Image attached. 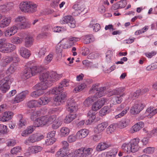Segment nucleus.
Listing matches in <instances>:
<instances>
[{"label": "nucleus", "instance_id": "nucleus-1", "mask_svg": "<svg viewBox=\"0 0 157 157\" xmlns=\"http://www.w3.org/2000/svg\"><path fill=\"white\" fill-rule=\"evenodd\" d=\"M57 119L55 115H52L49 117L44 116L37 118L34 122V126L35 127L42 126L45 124L53 123Z\"/></svg>", "mask_w": 157, "mask_h": 157}, {"label": "nucleus", "instance_id": "nucleus-2", "mask_svg": "<svg viewBox=\"0 0 157 157\" xmlns=\"http://www.w3.org/2000/svg\"><path fill=\"white\" fill-rule=\"evenodd\" d=\"M92 149L91 148H81L76 150L74 152H71L65 157H90Z\"/></svg>", "mask_w": 157, "mask_h": 157}, {"label": "nucleus", "instance_id": "nucleus-3", "mask_svg": "<svg viewBox=\"0 0 157 157\" xmlns=\"http://www.w3.org/2000/svg\"><path fill=\"white\" fill-rule=\"evenodd\" d=\"M19 8L23 12L32 13L36 10V5L31 2H25L20 3Z\"/></svg>", "mask_w": 157, "mask_h": 157}, {"label": "nucleus", "instance_id": "nucleus-4", "mask_svg": "<svg viewBox=\"0 0 157 157\" xmlns=\"http://www.w3.org/2000/svg\"><path fill=\"white\" fill-rule=\"evenodd\" d=\"M6 73L7 76L0 81V90L3 93H6L10 88L9 83L10 77L9 69L6 71Z\"/></svg>", "mask_w": 157, "mask_h": 157}, {"label": "nucleus", "instance_id": "nucleus-5", "mask_svg": "<svg viewBox=\"0 0 157 157\" xmlns=\"http://www.w3.org/2000/svg\"><path fill=\"white\" fill-rule=\"evenodd\" d=\"M96 102L92 106V109L90 110L88 113L87 116L88 118V121L86 122V124H91L95 118L96 111L99 109L98 105Z\"/></svg>", "mask_w": 157, "mask_h": 157}, {"label": "nucleus", "instance_id": "nucleus-6", "mask_svg": "<svg viewBox=\"0 0 157 157\" xmlns=\"http://www.w3.org/2000/svg\"><path fill=\"white\" fill-rule=\"evenodd\" d=\"M144 106V104L139 101H136L130 109V113L132 114L138 113L143 109Z\"/></svg>", "mask_w": 157, "mask_h": 157}, {"label": "nucleus", "instance_id": "nucleus-7", "mask_svg": "<svg viewBox=\"0 0 157 157\" xmlns=\"http://www.w3.org/2000/svg\"><path fill=\"white\" fill-rule=\"evenodd\" d=\"M19 61V58L16 53L13 52L10 54V73H13L15 71L16 63Z\"/></svg>", "mask_w": 157, "mask_h": 157}, {"label": "nucleus", "instance_id": "nucleus-8", "mask_svg": "<svg viewBox=\"0 0 157 157\" xmlns=\"http://www.w3.org/2000/svg\"><path fill=\"white\" fill-rule=\"evenodd\" d=\"M44 137L42 135H39L37 134H33L29 136L25 141L24 143L26 145H29L30 143H33L40 141L43 139Z\"/></svg>", "mask_w": 157, "mask_h": 157}, {"label": "nucleus", "instance_id": "nucleus-9", "mask_svg": "<svg viewBox=\"0 0 157 157\" xmlns=\"http://www.w3.org/2000/svg\"><path fill=\"white\" fill-rule=\"evenodd\" d=\"M67 103V109L70 113L75 112L78 110V106L72 99H68Z\"/></svg>", "mask_w": 157, "mask_h": 157}, {"label": "nucleus", "instance_id": "nucleus-10", "mask_svg": "<svg viewBox=\"0 0 157 157\" xmlns=\"http://www.w3.org/2000/svg\"><path fill=\"white\" fill-rule=\"evenodd\" d=\"M62 23L67 24L72 28H74L76 26L75 21L71 16H67L64 17L62 19Z\"/></svg>", "mask_w": 157, "mask_h": 157}, {"label": "nucleus", "instance_id": "nucleus-11", "mask_svg": "<svg viewBox=\"0 0 157 157\" xmlns=\"http://www.w3.org/2000/svg\"><path fill=\"white\" fill-rule=\"evenodd\" d=\"M40 84H36L33 87L34 89L36 90V91L32 92L30 94L31 97L33 98H36L40 96L44 93L43 90L40 86Z\"/></svg>", "mask_w": 157, "mask_h": 157}, {"label": "nucleus", "instance_id": "nucleus-12", "mask_svg": "<svg viewBox=\"0 0 157 157\" xmlns=\"http://www.w3.org/2000/svg\"><path fill=\"white\" fill-rule=\"evenodd\" d=\"M73 8L75 10V11L72 13V15L75 16L78 15L85 9L84 5L82 2L75 4Z\"/></svg>", "mask_w": 157, "mask_h": 157}, {"label": "nucleus", "instance_id": "nucleus-13", "mask_svg": "<svg viewBox=\"0 0 157 157\" xmlns=\"http://www.w3.org/2000/svg\"><path fill=\"white\" fill-rule=\"evenodd\" d=\"M28 94V91H25L18 94L14 99L10 101L13 103H18L22 101L25 98L26 96Z\"/></svg>", "mask_w": 157, "mask_h": 157}, {"label": "nucleus", "instance_id": "nucleus-14", "mask_svg": "<svg viewBox=\"0 0 157 157\" xmlns=\"http://www.w3.org/2000/svg\"><path fill=\"white\" fill-rule=\"evenodd\" d=\"M140 139L138 138H136L131 140L129 142L132 148V152H135L137 151L140 147L138 144Z\"/></svg>", "mask_w": 157, "mask_h": 157}, {"label": "nucleus", "instance_id": "nucleus-15", "mask_svg": "<svg viewBox=\"0 0 157 157\" xmlns=\"http://www.w3.org/2000/svg\"><path fill=\"white\" fill-rule=\"evenodd\" d=\"M32 74L31 72V70L30 68L27 67L25 69L21 75V78L23 80H25L31 77Z\"/></svg>", "mask_w": 157, "mask_h": 157}, {"label": "nucleus", "instance_id": "nucleus-16", "mask_svg": "<svg viewBox=\"0 0 157 157\" xmlns=\"http://www.w3.org/2000/svg\"><path fill=\"white\" fill-rule=\"evenodd\" d=\"M66 95L64 93L57 96L54 99V102L56 105H59L64 102L65 100Z\"/></svg>", "mask_w": 157, "mask_h": 157}, {"label": "nucleus", "instance_id": "nucleus-17", "mask_svg": "<svg viewBox=\"0 0 157 157\" xmlns=\"http://www.w3.org/2000/svg\"><path fill=\"white\" fill-rule=\"evenodd\" d=\"M111 144L108 142H101L99 143L96 147V150L98 151L104 150L110 147Z\"/></svg>", "mask_w": 157, "mask_h": 157}, {"label": "nucleus", "instance_id": "nucleus-18", "mask_svg": "<svg viewBox=\"0 0 157 157\" xmlns=\"http://www.w3.org/2000/svg\"><path fill=\"white\" fill-rule=\"evenodd\" d=\"M106 89L105 87H99L97 89V92L94 94V97L98 98L103 96L106 93Z\"/></svg>", "mask_w": 157, "mask_h": 157}, {"label": "nucleus", "instance_id": "nucleus-19", "mask_svg": "<svg viewBox=\"0 0 157 157\" xmlns=\"http://www.w3.org/2000/svg\"><path fill=\"white\" fill-rule=\"evenodd\" d=\"M111 101L114 104H120L123 100L122 97L125 95L124 94H123L120 95H114Z\"/></svg>", "mask_w": 157, "mask_h": 157}, {"label": "nucleus", "instance_id": "nucleus-20", "mask_svg": "<svg viewBox=\"0 0 157 157\" xmlns=\"http://www.w3.org/2000/svg\"><path fill=\"white\" fill-rule=\"evenodd\" d=\"M53 82L50 79L47 80L46 82H40L38 84H40V86L42 90H44L47 89L48 87L51 86Z\"/></svg>", "mask_w": 157, "mask_h": 157}, {"label": "nucleus", "instance_id": "nucleus-21", "mask_svg": "<svg viewBox=\"0 0 157 157\" xmlns=\"http://www.w3.org/2000/svg\"><path fill=\"white\" fill-rule=\"evenodd\" d=\"M39 106L48 104L50 101V98L46 96H42L37 100Z\"/></svg>", "mask_w": 157, "mask_h": 157}, {"label": "nucleus", "instance_id": "nucleus-22", "mask_svg": "<svg viewBox=\"0 0 157 157\" xmlns=\"http://www.w3.org/2000/svg\"><path fill=\"white\" fill-rule=\"evenodd\" d=\"M89 133L88 131L86 129H82L78 131L76 134V136L78 139H81L86 137Z\"/></svg>", "mask_w": 157, "mask_h": 157}, {"label": "nucleus", "instance_id": "nucleus-23", "mask_svg": "<svg viewBox=\"0 0 157 157\" xmlns=\"http://www.w3.org/2000/svg\"><path fill=\"white\" fill-rule=\"evenodd\" d=\"M131 145L129 143H124L121 146V148L124 151L125 153H130L132 152V148Z\"/></svg>", "mask_w": 157, "mask_h": 157}, {"label": "nucleus", "instance_id": "nucleus-24", "mask_svg": "<svg viewBox=\"0 0 157 157\" xmlns=\"http://www.w3.org/2000/svg\"><path fill=\"white\" fill-rule=\"evenodd\" d=\"M108 123L107 122H104L99 124L97 126V128L95 130L97 133H100L102 132L107 126Z\"/></svg>", "mask_w": 157, "mask_h": 157}, {"label": "nucleus", "instance_id": "nucleus-25", "mask_svg": "<svg viewBox=\"0 0 157 157\" xmlns=\"http://www.w3.org/2000/svg\"><path fill=\"white\" fill-rule=\"evenodd\" d=\"M20 54L22 57L25 58L29 57L30 55L29 51L24 47L20 48Z\"/></svg>", "mask_w": 157, "mask_h": 157}, {"label": "nucleus", "instance_id": "nucleus-26", "mask_svg": "<svg viewBox=\"0 0 157 157\" xmlns=\"http://www.w3.org/2000/svg\"><path fill=\"white\" fill-rule=\"evenodd\" d=\"M144 123L142 122H140L139 123L135 124L132 127L131 130V132L134 133L139 131L144 126Z\"/></svg>", "mask_w": 157, "mask_h": 157}, {"label": "nucleus", "instance_id": "nucleus-27", "mask_svg": "<svg viewBox=\"0 0 157 157\" xmlns=\"http://www.w3.org/2000/svg\"><path fill=\"white\" fill-rule=\"evenodd\" d=\"M25 45L27 47H30L33 43V38L29 35H26L25 37Z\"/></svg>", "mask_w": 157, "mask_h": 157}, {"label": "nucleus", "instance_id": "nucleus-28", "mask_svg": "<svg viewBox=\"0 0 157 157\" xmlns=\"http://www.w3.org/2000/svg\"><path fill=\"white\" fill-rule=\"evenodd\" d=\"M146 112L149 113L147 117L151 118L157 113V108L155 109L153 107L151 106L147 109Z\"/></svg>", "mask_w": 157, "mask_h": 157}, {"label": "nucleus", "instance_id": "nucleus-29", "mask_svg": "<svg viewBox=\"0 0 157 157\" xmlns=\"http://www.w3.org/2000/svg\"><path fill=\"white\" fill-rule=\"evenodd\" d=\"M31 24L27 19L24 22L21 24L18 25V28L20 29H25L29 28Z\"/></svg>", "mask_w": 157, "mask_h": 157}, {"label": "nucleus", "instance_id": "nucleus-30", "mask_svg": "<svg viewBox=\"0 0 157 157\" xmlns=\"http://www.w3.org/2000/svg\"><path fill=\"white\" fill-rule=\"evenodd\" d=\"M49 75L50 79L53 82L57 81L62 77L61 74H58L55 72H51Z\"/></svg>", "mask_w": 157, "mask_h": 157}, {"label": "nucleus", "instance_id": "nucleus-31", "mask_svg": "<svg viewBox=\"0 0 157 157\" xmlns=\"http://www.w3.org/2000/svg\"><path fill=\"white\" fill-rule=\"evenodd\" d=\"M124 90L125 89L124 87H120L110 91V94L112 95H120L124 94L123 92Z\"/></svg>", "mask_w": 157, "mask_h": 157}, {"label": "nucleus", "instance_id": "nucleus-32", "mask_svg": "<svg viewBox=\"0 0 157 157\" xmlns=\"http://www.w3.org/2000/svg\"><path fill=\"white\" fill-rule=\"evenodd\" d=\"M50 74L48 71L40 75L39 78L41 82H46L48 79H49L50 78Z\"/></svg>", "mask_w": 157, "mask_h": 157}, {"label": "nucleus", "instance_id": "nucleus-33", "mask_svg": "<svg viewBox=\"0 0 157 157\" xmlns=\"http://www.w3.org/2000/svg\"><path fill=\"white\" fill-rule=\"evenodd\" d=\"M62 120L61 119L57 118L52 125V127L54 129H56L59 128L61 125Z\"/></svg>", "mask_w": 157, "mask_h": 157}, {"label": "nucleus", "instance_id": "nucleus-34", "mask_svg": "<svg viewBox=\"0 0 157 157\" xmlns=\"http://www.w3.org/2000/svg\"><path fill=\"white\" fill-rule=\"evenodd\" d=\"M10 23V19L8 18H5L0 21V27L4 28L8 26Z\"/></svg>", "mask_w": 157, "mask_h": 157}, {"label": "nucleus", "instance_id": "nucleus-35", "mask_svg": "<svg viewBox=\"0 0 157 157\" xmlns=\"http://www.w3.org/2000/svg\"><path fill=\"white\" fill-rule=\"evenodd\" d=\"M29 68L30 69L32 76L36 75L41 71V69L39 66H34L32 67H29Z\"/></svg>", "mask_w": 157, "mask_h": 157}, {"label": "nucleus", "instance_id": "nucleus-36", "mask_svg": "<svg viewBox=\"0 0 157 157\" xmlns=\"http://www.w3.org/2000/svg\"><path fill=\"white\" fill-rule=\"evenodd\" d=\"M94 38L92 35H86L83 37V42L84 44H88L93 42Z\"/></svg>", "mask_w": 157, "mask_h": 157}, {"label": "nucleus", "instance_id": "nucleus-37", "mask_svg": "<svg viewBox=\"0 0 157 157\" xmlns=\"http://www.w3.org/2000/svg\"><path fill=\"white\" fill-rule=\"evenodd\" d=\"M76 117V114H70L66 117L64 122L65 123H69L75 119Z\"/></svg>", "mask_w": 157, "mask_h": 157}, {"label": "nucleus", "instance_id": "nucleus-38", "mask_svg": "<svg viewBox=\"0 0 157 157\" xmlns=\"http://www.w3.org/2000/svg\"><path fill=\"white\" fill-rule=\"evenodd\" d=\"M27 106L29 108H34L39 107L38 101L32 100L27 103Z\"/></svg>", "mask_w": 157, "mask_h": 157}, {"label": "nucleus", "instance_id": "nucleus-39", "mask_svg": "<svg viewBox=\"0 0 157 157\" xmlns=\"http://www.w3.org/2000/svg\"><path fill=\"white\" fill-rule=\"evenodd\" d=\"M93 97H89L87 98L84 102V105L86 107H89L91 105L92 102L94 101Z\"/></svg>", "mask_w": 157, "mask_h": 157}, {"label": "nucleus", "instance_id": "nucleus-40", "mask_svg": "<svg viewBox=\"0 0 157 157\" xmlns=\"http://www.w3.org/2000/svg\"><path fill=\"white\" fill-rule=\"evenodd\" d=\"M26 18L23 16H18L14 19V21L18 23L17 25L21 24L26 20Z\"/></svg>", "mask_w": 157, "mask_h": 157}, {"label": "nucleus", "instance_id": "nucleus-41", "mask_svg": "<svg viewBox=\"0 0 157 157\" xmlns=\"http://www.w3.org/2000/svg\"><path fill=\"white\" fill-rule=\"evenodd\" d=\"M129 123V120L128 119H124L119 122L118 125L120 128H123L126 127Z\"/></svg>", "mask_w": 157, "mask_h": 157}, {"label": "nucleus", "instance_id": "nucleus-42", "mask_svg": "<svg viewBox=\"0 0 157 157\" xmlns=\"http://www.w3.org/2000/svg\"><path fill=\"white\" fill-rule=\"evenodd\" d=\"M42 33L40 34V35L43 37H44L48 36L50 33L48 32V28L47 26H45L43 27L42 29Z\"/></svg>", "mask_w": 157, "mask_h": 157}, {"label": "nucleus", "instance_id": "nucleus-43", "mask_svg": "<svg viewBox=\"0 0 157 157\" xmlns=\"http://www.w3.org/2000/svg\"><path fill=\"white\" fill-rule=\"evenodd\" d=\"M63 90V89L62 88L61 86L59 85L58 87L53 88L52 90V93L53 94L56 95L62 92Z\"/></svg>", "mask_w": 157, "mask_h": 157}, {"label": "nucleus", "instance_id": "nucleus-44", "mask_svg": "<svg viewBox=\"0 0 157 157\" xmlns=\"http://www.w3.org/2000/svg\"><path fill=\"white\" fill-rule=\"evenodd\" d=\"M10 112L9 111L6 112L1 117V121L3 122L8 121L10 119Z\"/></svg>", "mask_w": 157, "mask_h": 157}, {"label": "nucleus", "instance_id": "nucleus-45", "mask_svg": "<svg viewBox=\"0 0 157 157\" xmlns=\"http://www.w3.org/2000/svg\"><path fill=\"white\" fill-rule=\"evenodd\" d=\"M117 152L118 150L117 149H113L107 153L106 156V157H115Z\"/></svg>", "mask_w": 157, "mask_h": 157}, {"label": "nucleus", "instance_id": "nucleus-46", "mask_svg": "<svg viewBox=\"0 0 157 157\" xmlns=\"http://www.w3.org/2000/svg\"><path fill=\"white\" fill-rule=\"evenodd\" d=\"M66 150L61 148L59 149V151L57 152L56 156L57 157H63L66 155Z\"/></svg>", "mask_w": 157, "mask_h": 157}, {"label": "nucleus", "instance_id": "nucleus-47", "mask_svg": "<svg viewBox=\"0 0 157 157\" xmlns=\"http://www.w3.org/2000/svg\"><path fill=\"white\" fill-rule=\"evenodd\" d=\"M69 129L66 127H62L60 129L61 135L63 136H67L69 133Z\"/></svg>", "mask_w": 157, "mask_h": 157}, {"label": "nucleus", "instance_id": "nucleus-48", "mask_svg": "<svg viewBox=\"0 0 157 157\" xmlns=\"http://www.w3.org/2000/svg\"><path fill=\"white\" fill-rule=\"evenodd\" d=\"M90 26L93 29V30L95 32H98L101 28L100 25L98 23L93 24V21L90 23Z\"/></svg>", "mask_w": 157, "mask_h": 157}, {"label": "nucleus", "instance_id": "nucleus-49", "mask_svg": "<svg viewBox=\"0 0 157 157\" xmlns=\"http://www.w3.org/2000/svg\"><path fill=\"white\" fill-rule=\"evenodd\" d=\"M109 108L108 106H105L100 110L99 115L101 116H104L108 113Z\"/></svg>", "mask_w": 157, "mask_h": 157}, {"label": "nucleus", "instance_id": "nucleus-50", "mask_svg": "<svg viewBox=\"0 0 157 157\" xmlns=\"http://www.w3.org/2000/svg\"><path fill=\"white\" fill-rule=\"evenodd\" d=\"M10 49L9 43H8L0 49V51L4 53H7L9 52Z\"/></svg>", "mask_w": 157, "mask_h": 157}, {"label": "nucleus", "instance_id": "nucleus-51", "mask_svg": "<svg viewBox=\"0 0 157 157\" xmlns=\"http://www.w3.org/2000/svg\"><path fill=\"white\" fill-rule=\"evenodd\" d=\"M46 52V49L45 47H43L40 48L38 53L39 57H44Z\"/></svg>", "mask_w": 157, "mask_h": 157}, {"label": "nucleus", "instance_id": "nucleus-52", "mask_svg": "<svg viewBox=\"0 0 157 157\" xmlns=\"http://www.w3.org/2000/svg\"><path fill=\"white\" fill-rule=\"evenodd\" d=\"M80 40L79 38L72 37L70 38L68 42L70 46H71L74 45V43Z\"/></svg>", "mask_w": 157, "mask_h": 157}, {"label": "nucleus", "instance_id": "nucleus-53", "mask_svg": "<svg viewBox=\"0 0 157 157\" xmlns=\"http://www.w3.org/2000/svg\"><path fill=\"white\" fill-rule=\"evenodd\" d=\"M9 8L10 5L8 4L3 5H1L0 6V11L2 12H5L9 10Z\"/></svg>", "mask_w": 157, "mask_h": 157}, {"label": "nucleus", "instance_id": "nucleus-54", "mask_svg": "<svg viewBox=\"0 0 157 157\" xmlns=\"http://www.w3.org/2000/svg\"><path fill=\"white\" fill-rule=\"evenodd\" d=\"M62 47H61L60 45L58 44L56 46V52L57 55L59 56H62Z\"/></svg>", "mask_w": 157, "mask_h": 157}, {"label": "nucleus", "instance_id": "nucleus-55", "mask_svg": "<svg viewBox=\"0 0 157 157\" xmlns=\"http://www.w3.org/2000/svg\"><path fill=\"white\" fill-rule=\"evenodd\" d=\"M21 150V147L17 146L14 147L10 150V152L13 154H16L20 152Z\"/></svg>", "mask_w": 157, "mask_h": 157}, {"label": "nucleus", "instance_id": "nucleus-56", "mask_svg": "<svg viewBox=\"0 0 157 157\" xmlns=\"http://www.w3.org/2000/svg\"><path fill=\"white\" fill-rule=\"evenodd\" d=\"M155 149V148L152 147H148L144 149L143 151L146 154H152L153 153Z\"/></svg>", "mask_w": 157, "mask_h": 157}, {"label": "nucleus", "instance_id": "nucleus-57", "mask_svg": "<svg viewBox=\"0 0 157 157\" xmlns=\"http://www.w3.org/2000/svg\"><path fill=\"white\" fill-rule=\"evenodd\" d=\"M10 63V57L6 56L5 57L2 63V67H6Z\"/></svg>", "mask_w": 157, "mask_h": 157}, {"label": "nucleus", "instance_id": "nucleus-58", "mask_svg": "<svg viewBox=\"0 0 157 157\" xmlns=\"http://www.w3.org/2000/svg\"><path fill=\"white\" fill-rule=\"evenodd\" d=\"M157 63L155 64H152L148 66L146 68L148 71H151L157 69Z\"/></svg>", "mask_w": 157, "mask_h": 157}, {"label": "nucleus", "instance_id": "nucleus-59", "mask_svg": "<svg viewBox=\"0 0 157 157\" xmlns=\"http://www.w3.org/2000/svg\"><path fill=\"white\" fill-rule=\"evenodd\" d=\"M53 57V55L52 54H50L45 58V63L47 64L49 63L52 60Z\"/></svg>", "mask_w": 157, "mask_h": 157}, {"label": "nucleus", "instance_id": "nucleus-60", "mask_svg": "<svg viewBox=\"0 0 157 157\" xmlns=\"http://www.w3.org/2000/svg\"><path fill=\"white\" fill-rule=\"evenodd\" d=\"M105 101L103 98H101L96 102V105H98L99 107V109L104 104Z\"/></svg>", "mask_w": 157, "mask_h": 157}, {"label": "nucleus", "instance_id": "nucleus-61", "mask_svg": "<svg viewBox=\"0 0 157 157\" xmlns=\"http://www.w3.org/2000/svg\"><path fill=\"white\" fill-rule=\"evenodd\" d=\"M105 101L103 98H101L96 102V105H98L99 107V109L104 104Z\"/></svg>", "mask_w": 157, "mask_h": 157}, {"label": "nucleus", "instance_id": "nucleus-62", "mask_svg": "<svg viewBox=\"0 0 157 157\" xmlns=\"http://www.w3.org/2000/svg\"><path fill=\"white\" fill-rule=\"evenodd\" d=\"M77 138H77L76 135L75 136L74 135H71L69 136L67 140L69 143H72L75 141Z\"/></svg>", "mask_w": 157, "mask_h": 157}, {"label": "nucleus", "instance_id": "nucleus-63", "mask_svg": "<svg viewBox=\"0 0 157 157\" xmlns=\"http://www.w3.org/2000/svg\"><path fill=\"white\" fill-rule=\"evenodd\" d=\"M85 87L84 84H81L78 86L76 87L74 90V91L75 93L78 92L82 91Z\"/></svg>", "mask_w": 157, "mask_h": 157}, {"label": "nucleus", "instance_id": "nucleus-64", "mask_svg": "<svg viewBox=\"0 0 157 157\" xmlns=\"http://www.w3.org/2000/svg\"><path fill=\"white\" fill-rule=\"evenodd\" d=\"M127 2L126 0H121L117 2L118 6L120 8H124L127 5Z\"/></svg>", "mask_w": 157, "mask_h": 157}]
</instances>
